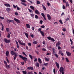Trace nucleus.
I'll list each match as a JSON object with an SVG mask.
<instances>
[{"label":"nucleus","instance_id":"obj_3","mask_svg":"<svg viewBox=\"0 0 74 74\" xmlns=\"http://www.w3.org/2000/svg\"><path fill=\"white\" fill-rule=\"evenodd\" d=\"M19 56L20 58H21L23 60H27V58L26 57H23L21 55H19Z\"/></svg>","mask_w":74,"mask_h":74},{"label":"nucleus","instance_id":"obj_43","mask_svg":"<svg viewBox=\"0 0 74 74\" xmlns=\"http://www.w3.org/2000/svg\"><path fill=\"white\" fill-rule=\"evenodd\" d=\"M41 15H42V16H43V17H44V16H45V14H44L42 13Z\"/></svg>","mask_w":74,"mask_h":74},{"label":"nucleus","instance_id":"obj_62","mask_svg":"<svg viewBox=\"0 0 74 74\" xmlns=\"http://www.w3.org/2000/svg\"><path fill=\"white\" fill-rule=\"evenodd\" d=\"M42 22H43V21H42V20H41L40 22V24H42Z\"/></svg>","mask_w":74,"mask_h":74},{"label":"nucleus","instance_id":"obj_49","mask_svg":"<svg viewBox=\"0 0 74 74\" xmlns=\"http://www.w3.org/2000/svg\"><path fill=\"white\" fill-rule=\"evenodd\" d=\"M28 1H29V2H30V3H31V4L33 3V2H32V1H30V0H28Z\"/></svg>","mask_w":74,"mask_h":74},{"label":"nucleus","instance_id":"obj_24","mask_svg":"<svg viewBox=\"0 0 74 74\" xmlns=\"http://www.w3.org/2000/svg\"><path fill=\"white\" fill-rule=\"evenodd\" d=\"M38 62H39V63H42V61H41V60H40V58H39L38 59Z\"/></svg>","mask_w":74,"mask_h":74},{"label":"nucleus","instance_id":"obj_12","mask_svg":"<svg viewBox=\"0 0 74 74\" xmlns=\"http://www.w3.org/2000/svg\"><path fill=\"white\" fill-rule=\"evenodd\" d=\"M4 5L5 6H6V7H11V5H10L9 3L5 4Z\"/></svg>","mask_w":74,"mask_h":74},{"label":"nucleus","instance_id":"obj_20","mask_svg":"<svg viewBox=\"0 0 74 74\" xmlns=\"http://www.w3.org/2000/svg\"><path fill=\"white\" fill-rule=\"evenodd\" d=\"M15 52H14V51H11V55H14L15 53Z\"/></svg>","mask_w":74,"mask_h":74},{"label":"nucleus","instance_id":"obj_9","mask_svg":"<svg viewBox=\"0 0 74 74\" xmlns=\"http://www.w3.org/2000/svg\"><path fill=\"white\" fill-rule=\"evenodd\" d=\"M66 53L68 56H70L71 55V53L68 51H66Z\"/></svg>","mask_w":74,"mask_h":74},{"label":"nucleus","instance_id":"obj_21","mask_svg":"<svg viewBox=\"0 0 74 74\" xmlns=\"http://www.w3.org/2000/svg\"><path fill=\"white\" fill-rule=\"evenodd\" d=\"M9 51H8L6 52L5 54H6V56H8V55H9Z\"/></svg>","mask_w":74,"mask_h":74},{"label":"nucleus","instance_id":"obj_32","mask_svg":"<svg viewBox=\"0 0 74 74\" xmlns=\"http://www.w3.org/2000/svg\"><path fill=\"white\" fill-rule=\"evenodd\" d=\"M10 36H11V35L10 34L8 33V36H7V37H8V38H10Z\"/></svg>","mask_w":74,"mask_h":74},{"label":"nucleus","instance_id":"obj_13","mask_svg":"<svg viewBox=\"0 0 74 74\" xmlns=\"http://www.w3.org/2000/svg\"><path fill=\"white\" fill-rule=\"evenodd\" d=\"M56 65L58 69H59V64L58 63L56 62Z\"/></svg>","mask_w":74,"mask_h":74},{"label":"nucleus","instance_id":"obj_45","mask_svg":"<svg viewBox=\"0 0 74 74\" xmlns=\"http://www.w3.org/2000/svg\"><path fill=\"white\" fill-rule=\"evenodd\" d=\"M31 16L32 17V18H34V14H30Z\"/></svg>","mask_w":74,"mask_h":74},{"label":"nucleus","instance_id":"obj_14","mask_svg":"<svg viewBox=\"0 0 74 74\" xmlns=\"http://www.w3.org/2000/svg\"><path fill=\"white\" fill-rule=\"evenodd\" d=\"M9 23H10V22H12L13 23V24H15V23L14 22V21L13 20H8Z\"/></svg>","mask_w":74,"mask_h":74},{"label":"nucleus","instance_id":"obj_30","mask_svg":"<svg viewBox=\"0 0 74 74\" xmlns=\"http://www.w3.org/2000/svg\"><path fill=\"white\" fill-rule=\"evenodd\" d=\"M35 17L36 19H38V16L36 14L35 15Z\"/></svg>","mask_w":74,"mask_h":74},{"label":"nucleus","instance_id":"obj_35","mask_svg":"<svg viewBox=\"0 0 74 74\" xmlns=\"http://www.w3.org/2000/svg\"><path fill=\"white\" fill-rule=\"evenodd\" d=\"M40 27L42 29H44L45 28V26H44V25H43L42 26H41Z\"/></svg>","mask_w":74,"mask_h":74},{"label":"nucleus","instance_id":"obj_42","mask_svg":"<svg viewBox=\"0 0 74 74\" xmlns=\"http://www.w3.org/2000/svg\"><path fill=\"white\" fill-rule=\"evenodd\" d=\"M20 1L22 2H23V3H26V1L25 0H21Z\"/></svg>","mask_w":74,"mask_h":74},{"label":"nucleus","instance_id":"obj_63","mask_svg":"<svg viewBox=\"0 0 74 74\" xmlns=\"http://www.w3.org/2000/svg\"><path fill=\"white\" fill-rule=\"evenodd\" d=\"M34 62H37V59L36 58L35 60H34Z\"/></svg>","mask_w":74,"mask_h":74},{"label":"nucleus","instance_id":"obj_11","mask_svg":"<svg viewBox=\"0 0 74 74\" xmlns=\"http://www.w3.org/2000/svg\"><path fill=\"white\" fill-rule=\"evenodd\" d=\"M35 13L38 15H40V12L37 10H36L35 11Z\"/></svg>","mask_w":74,"mask_h":74},{"label":"nucleus","instance_id":"obj_54","mask_svg":"<svg viewBox=\"0 0 74 74\" xmlns=\"http://www.w3.org/2000/svg\"><path fill=\"white\" fill-rule=\"evenodd\" d=\"M30 36H31V37H32V38H34V35L33 34H32V35H30Z\"/></svg>","mask_w":74,"mask_h":74},{"label":"nucleus","instance_id":"obj_55","mask_svg":"<svg viewBox=\"0 0 74 74\" xmlns=\"http://www.w3.org/2000/svg\"><path fill=\"white\" fill-rule=\"evenodd\" d=\"M28 74H33V73L31 72H29L27 73Z\"/></svg>","mask_w":74,"mask_h":74},{"label":"nucleus","instance_id":"obj_44","mask_svg":"<svg viewBox=\"0 0 74 74\" xmlns=\"http://www.w3.org/2000/svg\"><path fill=\"white\" fill-rule=\"evenodd\" d=\"M47 38H48V39H49V40H51V37L49 36V37H47Z\"/></svg>","mask_w":74,"mask_h":74},{"label":"nucleus","instance_id":"obj_56","mask_svg":"<svg viewBox=\"0 0 74 74\" xmlns=\"http://www.w3.org/2000/svg\"><path fill=\"white\" fill-rule=\"evenodd\" d=\"M42 51H47V50L45 49V48H43L42 49Z\"/></svg>","mask_w":74,"mask_h":74},{"label":"nucleus","instance_id":"obj_60","mask_svg":"<svg viewBox=\"0 0 74 74\" xmlns=\"http://www.w3.org/2000/svg\"><path fill=\"white\" fill-rule=\"evenodd\" d=\"M1 30L2 31H3V30H4V26L2 27Z\"/></svg>","mask_w":74,"mask_h":74},{"label":"nucleus","instance_id":"obj_61","mask_svg":"<svg viewBox=\"0 0 74 74\" xmlns=\"http://www.w3.org/2000/svg\"><path fill=\"white\" fill-rule=\"evenodd\" d=\"M48 63H46L45 64H44V66H48Z\"/></svg>","mask_w":74,"mask_h":74},{"label":"nucleus","instance_id":"obj_10","mask_svg":"<svg viewBox=\"0 0 74 74\" xmlns=\"http://www.w3.org/2000/svg\"><path fill=\"white\" fill-rule=\"evenodd\" d=\"M14 57L13 58V59L14 60H15L16 59V57H17V56H18V54H17V53H15L14 54Z\"/></svg>","mask_w":74,"mask_h":74},{"label":"nucleus","instance_id":"obj_51","mask_svg":"<svg viewBox=\"0 0 74 74\" xmlns=\"http://www.w3.org/2000/svg\"><path fill=\"white\" fill-rule=\"evenodd\" d=\"M38 42H37L36 41H35L33 42V43L34 44H37Z\"/></svg>","mask_w":74,"mask_h":74},{"label":"nucleus","instance_id":"obj_15","mask_svg":"<svg viewBox=\"0 0 74 74\" xmlns=\"http://www.w3.org/2000/svg\"><path fill=\"white\" fill-rule=\"evenodd\" d=\"M35 66L36 67H39V63H38V62H37L35 64Z\"/></svg>","mask_w":74,"mask_h":74},{"label":"nucleus","instance_id":"obj_38","mask_svg":"<svg viewBox=\"0 0 74 74\" xmlns=\"http://www.w3.org/2000/svg\"><path fill=\"white\" fill-rule=\"evenodd\" d=\"M18 42H19V44H20L21 45V44H22V42L21 41V40H18Z\"/></svg>","mask_w":74,"mask_h":74},{"label":"nucleus","instance_id":"obj_2","mask_svg":"<svg viewBox=\"0 0 74 74\" xmlns=\"http://www.w3.org/2000/svg\"><path fill=\"white\" fill-rule=\"evenodd\" d=\"M4 64L5 65V66L6 67V68L8 69H10L11 66H10L9 65H7V62L5 61L4 60Z\"/></svg>","mask_w":74,"mask_h":74},{"label":"nucleus","instance_id":"obj_34","mask_svg":"<svg viewBox=\"0 0 74 74\" xmlns=\"http://www.w3.org/2000/svg\"><path fill=\"white\" fill-rule=\"evenodd\" d=\"M28 45L29 47H31L32 46V44L31 43L29 42L28 43Z\"/></svg>","mask_w":74,"mask_h":74},{"label":"nucleus","instance_id":"obj_57","mask_svg":"<svg viewBox=\"0 0 74 74\" xmlns=\"http://www.w3.org/2000/svg\"><path fill=\"white\" fill-rule=\"evenodd\" d=\"M21 64H22V65L23 66V65H24V64H25V62H21Z\"/></svg>","mask_w":74,"mask_h":74},{"label":"nucleus","instance_id":"obj_59","mask_svg":"<svg viewBox=\"0 0 74 74\" xmlns=\"http://www.w3.org/2000/svg\"><path fill=\"white\" fill-rule=\"evenodd\" d=\"M41 29L40 28L38 29V32H41Z\"/></svg>","mask_w":74,"mask_h":74},{"label":"nucleus","instance_id":"obj_6","mask_svg":"<svg viewBox=\"0 0 74 74\" xmlns=\"http://www.w3.org/2000/svg\"><path fill=\"white\" fill-rule=\"evenodd\" d=\"M47 16L48 18V20L50 21L51 20V16L49 14H48L47 15Z\"/></svg>","mask_w":74,"mask_h":74},{"label":"nucleus","instance_id":"obj_36","mask_svg":"<svg viewBox=\"0 0 74 74\" xmlns=\"http://www.w3.org/2000/svg\"><path fill=\"white\" fill-rule=\"evenodd\" d=\"M21 4H22L23 5H25V6H26V4L24 3L23 2H21Z\"/></svg>","mask_w":74,"mask_h":74},{"label":"nucleus","instance_id":"obj_64","mask_svg":"<svg viewBox=\"0 0 74 74\" xmlns=\"http://www.w3.org/2000/svg\"><path fill=\"white\" fill-rule=\"evenodd\" d=\"M58 50L60 49H61V47H60V46H58Z\"/></svg>","mask_w":74,"mask_h":74},{"label":"nucleus","instance_id":"obj_17","mask_svg":"<svg viewBox=\"0 0 74 74\" xmlns=\"http://www.w3.org/2000/svg\"><path fill=\"white\" fill-rule=\"evenodd\" d=\"M60 45V41H58V42L56 44V47H58V46H59Z\"/></svg>","mask_w":74,"mask_h":74},{"label":"nucleus","instance_id":"obj_40","mask_svg":"<svg viewBox=\"0 0 74 74\" xmlns=\"http://www.w3.org/2000/svg\"><path fill=\"white\" fill-rule=\"evenodd\" d=\"M29 12H30L31 13H33V10H31L30 9H29L28 10Z\"/></svg>","mask_w":74,"mask_h":74},{"label":"nucleus","instance_id":"obj_52","mask_svg":"<svg viewBox=\"0 0 74 74\" xmlns=\"http://www.w3.org/2000/svg\"><path fill=\"white\" fill-rule=\"evenodd\" d=\"M6 29L7 32H9V28H6Z\"/></svg>","mask_w":74,"mask_h":74},{"label":"nucleus","instance_id":"obj_33","mask_svg":"<svg viewBox=\"0 0 74 74\" xmlns=\"http://www.w3.org/2000/svg\"><path fill=\"white\" fill-rule=\"evenodd\" d=\"M45 60H46V61H49V59L45 57Z\"/></svg>","mask_w":74,"mask_h":74},{"label":"nucleus","instance_id":"obj_58","mask_svg":"<svg viewBox=\"0 0 74 74\" xmlns=\"http://www.w3.org/2000/svg\"><path fill=\"white\" fill-rule=\"evenodd\" d=\"M22 54H23V55H25V56H27V55H26V53L24 52H23L22 53Z\"/></svg>","mask_w":74,"mask_h":74},{"label":"nucleus","instance_id":"obj_41","mask_svg":"<svg viewBox=\"0 0 74 74\" xmlns=\"http://www.w3.org/2000/svg\"><path fill=\"white\" fill-rule=\"evenodd\" d=\"M59 22L61 23V24H63V22L61 20H60L59 21Z\"/></svg>","mask_w":74,"mask_h":74},{"label":"nucleus","instance_id":"obj_8","mask_svg":"<svg viewBox=\"0 0 74 74\" xmlns=\"http://www.w3.org/2000/svg\"><path fill=\"white\" fill-rule=\"evenodd\" d=\"M27 69H28V70H34V68H33V67H32L31 66L27 67Z\"/></svg>","mask_w":74,"mask_h":74},{"label":"nucleus","instance_id":"obj_31","mask_svg":"<svg viewBox=\"0 0 74 74\" xmlns=\"http://www.w3.org/2000/svg\"><path fill=\"white\" fill-rule=\"evenodd\" d=\"M52 51L53 52V54H55V49L53 48L52 49Z\"/></svg>","mask_w":74,"mask_h":74},{"label":"nucleus","instance_id":"obj_53","mask_svg":"<svg viewBox=\"0 0 74 74\" xmlns=\"http://www.w3.org/2000/svg\"><path fill=\"white\" fill-rule=\"evenodd\" d=\"M62 30L63 32H66V28H64L63 29H62Z\"/></svg>","mask_w":74,"mask_h":74},{"label":"nucleus","instance_id":"obj_16","mask_svg":"<svg viewBox=\"0 0 74 74\" xmlns=\"http://www.w3.org/2000/svg\"><path fill=\"white\" fill-rule=\"evenodd\" d=\"M6 10L8 12H10L11 11V8H6Z\"/></svg>","mask_w":74,"mask_h":74},{"label":"nucleus","instance_id":"obj_25","mask_svg":"<svg viewBox=\"0 0 74 74\" xmlns=\"http://www.w3.org/2000/svg\"><path fill=\"white\" fill-rule=\"evenodd\" d=\"M25 33V35L26 36V37L27 38H28L29 37V35L28 34H27V33Z\"/></svg>","mask_w":74,"mask_h":74},{"label":"nucleus","instance_id":"obj_22","mask_svg":"<svg viewBox=\"0 0 74 74\" xmlns=\"http://www.w3.org/2000/svg\"><path fill=\"white\" fill-rule=\"evenodd\" d=\"M30 8L32 9V10H33V11H34L35 9H34V7L32 6H30Z\"/></svg>","mask_w":74,"mask_h":74},{"label":"nucleus","instance_id":"obj_4","mask_svg":"<svg viewBox=\"0 0 74 74\" xmlns=\"http://www.w3.org/2000/svg\"><path fill=\"white\" fill-rule=\"evenodd\" d=\"M3 41H4V42H5L6 43H10V40H7V39L6 38H4L3 39Z\"/></svg>","mask_w":74,"mask_h":74},{"label":"nucleus","instance_id":"obj_46","mask_svg":"<svg viewBox=\"0 0 74 74\" xmlns=\"http://www.w3.org/2000/svg\"><path fill=\"white\" fill-rule=\"evenodd\" d=\"M37 4H40V2L38 1H37Z\"/></svg>","mask_w":74,"mask_h":74},{"label":"nucleus","instance_id":"obj_47","mask_svg":"<svg viewBox=\"0 0 74 74\" xmlns=\"http://www.w3.org/2000/svg\"><path fill=\"white\" fill-rule=\"evenodd\" d=\"M53 72L54 74H56V71H55V68H54L53 69Z\"/></svg>","mask_w":74,"mask_h":74},{"label":"nucleus","instance_id":"obj_37","mask_svg":"<svg viewBox=\"0 0 74 74\" xmlns=\"http://www.w3.org/2000/svg\"><path fill=\"white\" fill-rule=\"evenodd\" d=\"M21 45H24V46H25V45H26V43L23 42L21 43Z\"/></svg>","mask_w":74,"mask_h":74},{"label":"nucleus","instance_id":"obj_7","mask_svg":"<svg viewBox=\"0 0 74 74\" xmlns=\"http://www.w3.org/2000/svg\"><path fill=\"white\" fill-rule=\"evenodd\" d=\"M62 52H63L62 51V50H60L59 51V54H60L62 56H64V54Z\"/></svg>","mask_w":74,"mask_h":74},{"label":"nucleus","instance_id":"obj_5","mask_svg":"<svg viewBox=\"0 0 74 74\" xmlns=\"http://www.w3.org/2000/svg\"><path fill=\"white\" fill-rule=\"evenodd\" d=\"M14 21H15L16 22H17V23H21V22H20V20H19L18 19H17L16 18H14Z\"/></svg>","mask_w":74,"mask_h":74},{"label":"nucleus","instance_id":"obj_28","mask_svg":"<svg viewBox=\"0 0 74 74\" xmlns=\"http://www.w3.org/2000/svg\"><path fill=\"white\" fill-rule=\"evenodd\" d=\"M66 7H69V3H68V2H66Z\"/></svg>","mask_w":74,"mask_h":74},{"label":"nucleus","instance_id":"obj_26","mask_svg":"<svg viewBox=\"0 0 74 74\" xmlns=\"http://www.w3.org/2000/svg\"><path fill=\"white\" fill-rule=\"evenodd\" d=\"M65 59H66V62L67 63L69 62V59H68V58H66Z\"/></svg>","mask_w":74,"mask_h":74},{"label":"nucleus","instance_id":"obj_29","mask_svg":"<svg viewBox=\"0 0 74 74\" xmlns=\"http://www.w3.org/2000/svg\"><path fill=\"white\" fill-rule=\"evenodd\" d=\"M29 56L30 58L31 59H33V57L32 56V55L29 54Z\"/></svg>","mask_w":74,"mask_h":74},{"label":"nucleus","instance_id":"obj_19","mask_svg":"<svg viewBox=\"0 0 74 74\" xmlns=\"http://www.w3.org/2000/svg\"><path fill=\"white\" fill-rule=\"evenodd\" d=\"M26 26L27 28H30V25L28 24H26Z\"/></svg>","mask_w":74,"mask_h":74},{"label":"nucleus","instance_id":"obj_39","mask_svg":"<svg viewBox=\"0 0 74 74\" xmlns=\"http://www.w3.org/2000/svg\"><path fill=\"white\" fill-rule=\"evenodd\" d=\"M16 7H17V10H18V11H19L20 10V8H19L18 6H17V5H16Z\"/></svg>","mask_w":74,"mask_h":74},{"label":"nucleus","instance_id":"obj_48","mask_svg":"<svg viewBox=\"0 0 74 74\" xmlns=\"http://www.w3.org/2000/svg\"><path fill=\"white\" fill-rule=\"evenodd\" d=\"M51 41H53V42H54V41H55V40H54V39L51 38Z\"/></svg>","mask_w":74,"mask_h":74},{"label":"nucleus","instance_id":"obj_1","mask_svg":"<svg viewBox=\"0 0 74 74\" xmlns=\"http://www.w3.org/2000/svg\"><path fill=\"white\" fill-rule=\"evenodd\" d=\"M65 71L63 67L61 66L59 70V71L60 73H62V74H64V71Z\"/></svg>","mask_w":74,"mask_h":74},{"label":"nucleus","instance_id":"obj_50","mask_svg":"<svg viewBox=\"0 0 74 74\" xmlns=\"http://www.w3.org/2000/svg\"><path fill=\"white\" fill-rule=\"evenodd\" d=\"M6 61H7V63H8L10 62L9 61V60H8V58H7V57H6Z\"/></svg>","mask_w":74,"mask_h":74},{"label":"nucleus","instance_id":"obj_18","mask_svg":"<svg viewBox=\"0 0 74 74\" xmlns=\"http://www.w3.org/2000/svg\"><path fill=\"white\" fill-rule=\"evenodd\" d=\"M16 44L17 45L16 47H17V48L19 49V44H18V42L17 41L16 42Z\"/></svg>","mask_w":74,"mask_h":74},{"label":"nucleus","instance_id":"obj_27","mask_svg":"<svg viewBox=\"0 0 74 74\" xmlns=\"http://www.w3.org/2000/svg\"><path fill=\"white\" fill-rule=\"evenodd\" d=\"M22 72L23 73V74H27V72H26V71H23Z\"/></svg>","mask_w":74,"mask_h":74},{"label":"nucleus","instance_id":"obj_23","mask_svg":"<svg viewBox=\"0 0 74 74\" xmlns=\"http://www.w3.org/2000/svg\"><path fill=\"white\" fill-rule=\"evenodd\" d=\"M40 33L42 36H44V32L42 31H40Z\"/></svg>","mask_w":74,"mask_h":74}]
</instances>
